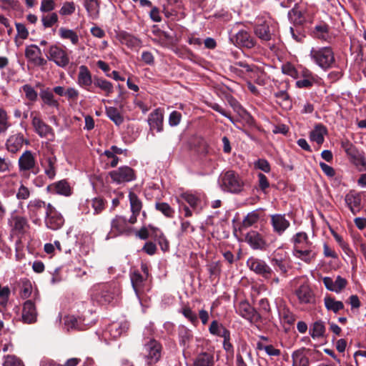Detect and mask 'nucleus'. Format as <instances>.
<instances>
[{"mask_svg": "<svg viewBox=\"0 0 366 366\" xmlns=\"http://www.w3.org/2000/svg\"><path fill=\"white\" fill-rule=\"evenodd\" d=\"M219 184L224 192L232 194L242 192L244 187L242 178L233 170L222 173L219 179Z\"/></svg>", "mask_w": 366, "mask_h": 366, "instance_id": "1", "label": "nucleus"}, {"mask_svg": "<svg viewBox=\"0 0 366 366\" xmlns=\"http://www.w3.org/2000/svg\"><path fill=\"white\" fill-rule=\"evenodd\" d=\"M311 59L322 69H327L335 63L334 52L330 47L312 48L310 51Z\"/></svg>", "mask_w": 366, "mask_h": 366, "instance_id": "2", "label": "nucleus"}, {"mask_svg": "<svg viewBox=\"0 0 366 366\" xmlns=\"http://www.w3.org/2000/svg\"><path fill=\"white\" fill-rule=\"evenodd\" d=\"M142 355L149 365L157 362L162 355V345L154 339L145 338Z\"/></svg>", "mask_w": 366, "mask_h": 366, "instance_id": "3", "label": "nucleus"}, {"mask_svg": "<svg viewBox=\"0 0 366 366\" xmlns=\"http://www.w3.org/2000/svg\"><path fill=\"white\" fill-rule=\"evenodd\" d=\"M119 287L115 284L102 285L100 291L93 295V298L102 305H109L117 299Z\"/></svg>", "mask_w": 366, "mask_h": 366, "instance_id": "4", "label": "nucleus"}, {"mask_svg": "<svg viewBox=\"0 0 366 366\" xmlns=\"http://www.w3.org/2000/svg\"><path fill=\"white\" fill-rule=\"evenodd\" d=\"M276 25L271 20H259L254 27V34L262 41L269 42L275 36Z\"/></svg>", "mask_w": 366, "mask_h": 366, "instance_id": "5", "label": "nucleus"}, {"mask_svg": "<svg viewBox=\"0 0 366 366\" xmlns=\"http://www.w3.org/2000/svg\"><path fill=\"white\" fill-rule=\"evenodd\" d=\"M18 165L20 172L25 173L30 172L34 174H36L39 172V168L36 167L35 156L29 150H26L19 157Z\"/></svg>", "mask_w": 366, "mask_h": 366, "instance_id": "6", "label": "nucleus"}, {"mask_svg": "<svg viewBox=\"0 0 366 366\" xmlns=\"http://www.w3.org/2000/svg\"><path fill=\"white\" fill-rule=\"evenodd\" d=\"M46 56L49 61H54L58 66L61 68H65L68 66L70 61L67 52L56 45L49 46Z\"/></svg>", "mask_w": 366, "mask_h": 366, "instance_id": "7", "label": "nucleus"}, {"mask_svg": "<svg viewBox=\"0 0 366 366\" xmlns=\"http://www.w3.org/2000/svg\"><path fill=\"white\" fill-rule=\"evenodd\" d=\"M109 176L112 181L117 184L131 182L136 178L134 170L128 166L121 167L110 172Z\"/></svg>", "mask_w": 366, "mask_h": 366, "instance_id": "8", "label": "nucleus"}, {"mask_svg": "<svg viewBox=\"0 0 366 366\" xmlns=\"http://www.w3.org/2000/svg\"><path fill=\"white\" fill-rule=\"evenodd\" d=\"M45 224L48 228L53 230L61 228L64 224L62 216L50 203L46 205Z\"/></svg>", "mask_w": 366, "mask_h": 366, "instance_id": "9", "label": "nucleus"}, {"mask_svg": "<svg viewBox=\"0 0 366 366\" xmlns=\"http://www.w3.org/2000/svg\"><path fill=\"white\" fill-rule=\"evenodd\" d=\"M247 265L252 271L262 275L264 278L270 277L272 273V269L264 260L254 257H251L247 259Z\"/></svg>", "mask_w": 366, "mask_h": 366, "instance_id": "10", "label": "nucleus"}, {"mask_svg": "<svg viewBox=\"0 0 366 366\" xmlns=\"http://www.w3.org/2000/svg\"><path fill=\"white\" fill-rule=\"evenodd\" d=\"M129 219L125 217L116 215L111 221L110 234L113 236H118L123 234H129L132 228L129 227Z\"/></svg>", "mask_w": 366, "mask_h": 366, "instance_id": "11", "label": "nucleus"}, {"mask_svg": "<svg viewBox=\"0 0 366 366\" xmlns=\"http://www.w3.org/2000/svg\"><path fill=\"white\" fill-rule=\"evenodd\" d=\"M236 65L244 69L249 74V78L253 79L257 84H265V73L259 69L257 66L249 65L244 61L237 62Z\"/></svg>", "mask_w": 366, "mask_h": 366, "instance_id": "12", "label": "nucleus"}, {"mask_svg": "<svg viewBox=\"0 0 366 366\" xmlns=\"http://www.w3.org/2000/svg\"><path fill=\"white\" fill-rule=\"evenodd\" d=\"M237 312L251 322H257L260 320V315L247 301L239 302L237 308Z\"/></svg>", "mask_w": 366, "mask_h": 366, "instance_id": "13", "label": "nucleus"}, {"mask_svg": "<svg viewBox=\"0 0 366 366\" xmlns=\"http://www.w3.org/2000/svg\"><path fill=\"white\" fill-rule=\"evenodd\" d=\"M31 118L34 131L41 137H47L49 135L54 136L52 128L46 124L38 115L35 114L34 112L31 113Z\"/></svg>", "mask_w": 366, "mask_h": 366, "instance_id": "14", "label": "nucleus"}, {"mask_svg": "<svg viewBox=\"0 0 366 366\" xmlns=\"http://www.w3.org/2000/svg\"><path fill=\"white\" fill-rule=\"evenodd\" d=\"M45 207V202L41 199H35L29 202L27 204L28 215L34 224H39L41 220L39 214Z\"/></svg>", "mask_w": 366, "mask_h": 366, "instance_id": "15", "label": "nucleus"}, {"mask_svg": "<svg viewBox=\"0 0 366 366\" xmlns=\"http://www.w3.org/2000/svg\"><path fill=\"white\" fill-rule=\"evenodd\" d=\"M234 44L241 48L248 49L254 48L257 44V41L251 34L244 30H241L234 36Z\"/></svg>", "mask_w": 366, "mask_h": 366, "instance_id": "16", "label": "nucleus"}, {"mask_svg": "<svg viewBox=\"0 0 366 366\" xmlns=\"http://www.w3.org/2000/svg\"><path fill=\"white\" fill-rule=\"evenodd\" d=\"M26 58L37 66H44L46 61L41 56V49L34 44L29 45L25 49Z\"/></svg>", "mask_w": 366, "mask_h": 366, "instance_id": "17", "label": "nucleus"}, {"mask_svg": "<svg viewBox=\"0 0 366 366\" xmlns=\"http://www.w3.org/2000/svg\"><path fill=\"white\" fill-rule=\"evenodd\" d=\"M270 224L273 228V231L279 235H282L290 225L285 215L280 214L271 215Z\"/></svg>", "mask_w": 366, "mask_h": 366, "instance_id": "18", "label": "nucleus"}, {"mask_svg": "<svg viewBox=\"0 0 366 366\" xmlns=\"http://www.w3.org/2000/svg\"><path fill=\"white\" fill-rule=\"evenodd\" d=\"M322 282L327 290L336 293L341 292L347 284V280L341 276H337L335 281L330 277H325Z\"/></svg>", "mask_w": 366, "mask_h": 366, "instance_id": "19", "label": "nucleus"}, {"mask_svg": "<svg viewBox=\"0 0 366 366\" xmlns=\"http://www.w3.org/2000/svg\"><path fill=\"white\" fill-rule=\"evenodd\" d=\"M129 199L130 203V209L132 213V216L129 219V222L131 224H134L137 222V217L139 216L142 209V202L137 197V195L133 192H130L129 193Z\"/></svg>", "mask_w": 366, "mask_h": 366, "instance_id": "20", "label": "nucleus"}, {"mask_svg": "<svg viewBox=\"0 0 366 366\" xmlns=\"http://www.w3.org/2000/svg\"><path fill=\"white\" fill-rule=\"evenodd\" d=\"M46 190L49 193L64 195L66 197L71 194V188L65 179H62L48 185Z\"/></svg>", "mask_w": 366, "mask_h": 366, "instance_id": "21", "label": "nucleus"}, {"mask_svg": "<svg viewBox=\"0 0 366 366\" xmlns=\"http://www.w3.org/2000/svg\"><path fill=\"white\" fill-rule=\"evenodd\" d=\"M295 294L301 304H314L315 302V295L307 284L300 285Z\"/></svg>", "mask_w": 366, "mask_h": 366, "instance_id": "22", "label": "nucleus"}, {"mask_svg": "<svg viewBox=\"0 0 366 366\" xmlns=\"http://www.w3.org/2000/svg\"><path fill=\"white\" fill-rule=\"evenodd\" d=\"M245 240L254 249H264L267 247L266 241L257 231L249 232L245 237Z\"/></svg>", "mask_w": 366, "mask_h": 366, "instance_id": "23", "label": "nucleus"}, {"mask_svg": "<svg viewBox=\"0 0 366 366\" xmlns=\"http://www.w3.org/2000/svg\"><path fill=\"white\" fill-rule=\"evenodd\" d=\"M11 227L15 234H24L29 229V224L26 217L15 215L11 217Z\"/></svg>", "mask_w": 366, "mask_h": 366, "instance_id": "24", "label": "nucleus"}, {"mask_svg": "<svg viewBox=\"0 0 366 366\" xmlns=\"http://www.w3.org/2000/svg\"><path fill=\"white\" fill-rule=\"evenodd\" d=\"M37 312L34 304L31 300L24 302L22 310L24 322L31 324L36 321Z\"/></svg>", "mask_w": 366, "mask_h": 366, "instance_id": "25", "label": "nucleus"}, {"mask_svg": "<svg viewBox=\"0 0 366 366\" xmlns=\"http://www.w3.org/2000/svg\"><path fill=\"white\" fill-rule=\"evenodd\" d=\"M164 114L161 109H156L149 116L148 123L151 129H156L158 132L163 130Z\"/></svg>", "mask_w": 366, "mask_h": 366, "instance_id": "26", "label": "nucleus"}, {"mask_svg": "<svg viewBox=\"0 0 366 366\" xmlns=\"http://www.w3.org/2000/svg\"><path fill=\"white\" fill-rule=\"evenodd\" d=\"M312 247V245L305 247L297 246L295 247L294 255L307 263H310L316 257V252Z\"/></svg>", "mask_w": 366, "mask_h": 366, "instance_id": "27", "label": "nucleus"}, {"mask_svg": "<svg viewBox=\"0 0 366 366\" xmlns=\"http://www.w3.org/2000/svg\"><path fill=\"white\" fill-rule=\"evenodd\" d=\"M92 74L89 69L84 65L80 66L77 76L78 84L89 90L88 87L92 85Z\"/></svg>", "mask_w": 366, "mask_h": 366, "instance_id": "28", "label": "nucleus"}, {"mask_svg": "<svg viewBox=\"0 0 366 366\" xmlns=\"http://www.w3.org/2000/svg\"><path fill=\"white\" fill-rule=\"evenodd\" d=\"M120 41L127 47L136 50L140 49L142 44V41L139 38L128 33L120 34Z\"/></svg>", "mask_w": 366, "mask_h": 366, "instance_id": "29", "label": "nucleus"}, {"mask_svg": "<svg viewBox=\"0 0 366 366\" xmlns=\"http://www.w3.org/2000/svg\"><path fill=\"white\" fill-rule=\"evenodd\" d=\"M24 137L21 134L11 136L6 142V148L9 152L16 153L23 147Z\"/></svg>", "mask_w": 366, "mask_h": 366, "instance_id": "30", "label": "nucleus"}, {"mask_svg": "<svg viewBox=\"0 0 366 366\" xmlns=\"http://www.w3.org/2000/svg\"><path fill=\"white\" fill-rule=\"evenodd\" d=\"M56 159L54 157H47L41 162L44 172L50 179H54L56 176Z\"/></svg>", "mask_w": 366, "mask_h": 366, "instance_id": "31", "label": "nucleus"}, {"mask_svg": "<svg viewBox=\"0 0 366 366\" xmlns=\"http://www.w3.org/2000/svg\"><path fill=\"white\" fill-rule=\"evenodd\" d=\"M84 5L88 16L92 19H97L99 16V2L98 0H84Z\"/></svg>", "mask_w": 366, "mask_h": 366, "instance_id": "32", "label": "nucleus"}, {"mask_svg": "<svg viewBox=\"0 0 366 366\" xmlns=\"http://www.w3.org/2000/svg\"><path fill=\"white\" fill-rule=\"evenodd\" d=\"M131 282L133 289L137 296L142 292L144 282L146 280L139 272L135 271L131 274Z\"/></svg>", "mask_w": 366, "mask_h": 366, "instance_id": "33", "label": "nucleus"}, {"mask_svg": "<svg viewBox=\"0 0 366 366\" xmlns=\"http://www.w3.org/2000/svg\"><path fill=\"white\" fill-rule=\"evenodd\" d=\"M326 134V127L322 124H317L310 132V137L311 141L315 142L318 144H322L324 142V135Z\"/></svg>", "mask_w": 366, "mask_h": 366, "instance_id": "34", "label": "nucleus"}, {"mask_svg": "<svg viewBox=\"0 0 366 366\" xmlns=\"http://www.w3.org/2000/svg\"><path fill=\"white\" fill-rule=\"evenodd\" d=\"M259 217L260 213L258 210H254L248 213L247 215L244 218L240 229H243L252 227L259 221Z\"/></svg>", "mask_w": 366, "mask_h": 366, "instance_id": "35", "label": "nucleus"}, {"mask_svg": "<svg viewBox=\"0 0 366 366\" xmlns=\"http://www.w3.org/2000/svg\"><path fill=\"white\" fill-rule=\"evenodd\" d=\"M272 264L277 267L282 273H287L288 269L291 267L290 261L288 257L278 258L274 257L271 260Z\"/></svg>", "mask_w": 366, "mask_h": 366, "instance_id": "36", "label": "nucleus"}, {"mask_svg": "<svg viewBox=\"0 0 366 366\" xmlns=\"http://www.w3.org/2000/svg\"><path fill=\"white\" fill-rule=\"evenodd\" d=\"M193 366H214V357L209 353H201L195 359Z\"/></svg>", "mask_w": 366, "mask_h": 366, "instance_id": "37", "label": "nucleus"}, {"mask_svg": "<svg viewBox=\"0 0 366 366\" xmlns=\"http://www.w3.org/2000/svg\"><path fill=\"white\" fill-rule=\"evenodd\" d=\"M347 153L348 154L349 156H350L351 159L353 161V163L356 166H366V158L362 153H360L354 148L347 149Z\"/></svg>", "mask_w": 366, "mask_h": 366, "instance_id": "38", "label": "nucleus"}, {"mask_svg": "<svg viewBox=\"0 0 366 366\" xmlns=\"http://www.w3.org/2000/svg\"><path fill=\"white\" fill-rule=\"evenodd\" d=\"M40 97L45 104L51 107H59L58 101L54 99L53 93L49 89L42 90L40 92Z\"/></svg>", "mask_w": 366, "mask_h": 366, "instance_id": "39", "label": "nucleus"}, {"mask_svg": "<svg viewBox=\"0 0 366 366\" xmlns=\"http://www.w3.org/2000/svg\"><path fill=\"white\" fill-rule=\"evenodd\" d=\"M59 33L61 39H69L71 42L74 45L79 44V36L74 30L61 27L59 30Z\"/></svg>", "mask_w": 366, "mask_h": 366, "instance_id": "40", "label": "nucleus"}, {"mask_svg": "<svg viewBox=\"0 0 366 366\" xmlns=\"http://www.w3.org/2000/svg\"><path fill=\"white\" fill-rule=\"evenodd\" d=\"M292 366H309L308 357L300 350L295 351L292 355Z\"/></svg>", "mask_w": 366, "mask_h": 366, "instance_id": "41", "label": "nucleus"}, {"mask_svg": "<svg viewBox=\"0 0 366 366\" xmlns=\"http://www.w3.org/2000/svg\"><path fill=\"white\" fill-rule=\"evenodd\" d=\"M325 307L328 310H331L335 313L338 312L344 308V304L341 301H337L330 296L325 297L324 299Z\"/></svg>", "mask_w": 366, "mask_h": 366, "instance_id": "42", "label": "nucleus"}, {"mask_svg": "<svg viewBox=\"0 0 366 366\" xmlns=\"http://www.w3.org/2000/svg\"><path fill=\"white\" fill-rule=\"evenodd\" d=\"M345 202L352 214H356L360 209V198L353 194H347L345 197Z\"/></svg>", "mask_w": 366, "mask_h": 366, "instance_id": "43", "label": "nucleus"}, {"mask_svg": "<svg viewBox=\"0 0 366 366\" xmlns=\"http://www.w3.org/2000/svg\"><path fill=\"white\" fill-rule=\"evenodd\" d=\"M106 114L107 117L112 121L116 125H120L124 122V118L119 113V110L113 107L106 108Z\"/></svg>", "mask_w": 366, "mask_h": 366, "instance_id": "44", "label": "nucleus"}, {"mask_svg": "<svg viewBox=\"0 0 366 366\" xmlns=\"http://www.w3.org/2000/svg\"><path fill=\"white\" fill-rule=\"evenodd\" d=\"M325 332V327L322 321H317L310 330V334L313 339L322 337Z\"/></svg>", "mask_w": 366, "mask_h": 366, "instance_id": "45", "label": "nucleus"}, {"mask_svg": "<svg viewBox=\"0 0 366 366\" xmlns=\"http://www.w3.org/2000/svg\"><path fill=\"white\" fill-rule=\"evenodd\" d=\"M94 84L95 86L105 92L107 96H109V94L113 92L112 84L106 79L95 78L94 79Z\"/></svg>", "mask_w": 366, "mask_h": 366, "instance_id": "46", "label": "nucleus"}, {"mask_svg": "<svg viewBox=\"0 0 366 366\" xmlns=\"http://www.w3.org/2000/svg\"><path fill=\"white\" fill-rule=\"evenodd\" d=\"M295 247L300 246L302 247L311 246L312 243L309 241L307 234L304 232L297 233L293 237Z\"/></svg>", "mask_w": 366, "mask_h": 366, "instance_id": "47", "label": "nucleus"}, {"mask_svg": "<svg viewBox=\"0 0 366 366\" xmlns=\"http://www.w3.org/2000/svg\"><path fill=\"white\" fill-rule=\"evenodd\" d=\"M314 33L318 39L327 40L329 37V26L326 24H321L315 27Z\"/></svg>", "mask_w": 366, "mask_h": 366, "instance_id": "48", "label": "nucleus"}, {"mask_svg": "<svg viewBox=\"0 0 366 366\" xmlns=\"http://www.w3.org/2000/svg\"><path fill=\"white\" fill-rule=\"evenodd\" d=\"M257 349L259 350H264L269 356H279L281 353L279 349L274 348L272 345H264L261 342L257 343Z\"/></svg>", "mask_w": 366, "mask_h": 366, "instance_id": "49", "label": "nucleus"}, {"mask_svg": "<svg viewBox=\"0 0 366 366\" xmlns=\"http://www.w3.org/2000/svg\"><path fill=\"white\" fill-rule=\"evenodd\" d=\"M180 199L187 202L192 208H196L200 202V199L198 197L188 192L182 194Z\"/></svg>", "mask_w": 366, "mask_h": 366, "instance_id": "50", "label": "nucleus"}, {"mask_svg": "<svg viewBox=\"0 0 366 366\" xmlns=\"http://www.w3.org/2000/svg\"><path fill=\"white\" fill-rule=\"evenodd\" d=\"M155 208L167 217H172L174 213V209L166 202H157Z\"/></svg>", "mask_w": 366, "mask_h": 366, "instance_id": "51", "label": "nucleus"}, {"mask_svg": "<svg viewBox=\"0 0 366 366\" xmlns=\"http://www.w3.org/2000/svg\"><path fill=\"white\" fill-rule=\"evenodd\" d=\"M3 366H24V364L16 356L9 355L4 357Z\"/></svg>", "mask_w": 366, "mask_h": 366, "instance_id": "52", "label": "nucleus"}, {"mask_svg": "<svg viewBox=\"0 0 366 366\" xmlns=\"http://www.w3.org/2000/svg\"><path fill=\"white\" fill-rule=\"evenodd\" d=\"M41 21L45 28L51 27L58 21V16L56 13H51L49 15L43 16L41 17Z\"/></svg>", "mask_w": 366, "mask_h": 366, "instance_id": "53", "label": "nucleus"}, {"mask_svg": "<svg viewBox=\"0 0 366 366\" xmlns=\"http://www.w3.org/2000/svg\"><path fill=\"white\" fill-rule=\"evenodd\" d=\"M21 89L22 91L25 93L26 98L28 100L31 102H35L37 99V92L29 84H25L21 87Z\"/></svg>", "mask_w": 366, "mask_h": 366, "instance_id": "54", "label": "nucleus"}, {"mask_svg": "<svg viewBox=\"0 0 366 366\" xmlns=\"http://www.w3.org/2000/svg\"><path fill=\"white\" fill-rule=\"evenodd\" d=\"M75 5L74 2L66 1L64 3L63 6L59 10V14L61 16L71 15L75 11Z\"/></svg>", "mask_w": 366, "mask_h": 366, "instance_id": "55", "label": "nucleus"}, {"mask_svg": "<svg viewBox=\"0 0 366 366\" xmlns=\"http://www.w3.org/2000/svg\"><path fill=\"white\" fill-rule=\"evenodd\" d=\"M92 207L94 209L95 214L101 213L105 207V202L100 197L94 198L92 200Z\"/></svg>", "mask_w": 366, "mask_h": 366, "instance_id": "56", "label": "nucleus"}, {"mask_svg": "<svg viewBox=\"0 0 366 366\" xmlns=\"http://www.w3.org/2000/svg\"><path fill=\"white\" fill-rule=\"evenodd\" d=\"M179 338L181 344L183 346H186L192 338V332L186 328H182L179 331Z\"/></svg>", "mask_w": 366, "mask_h": 366, "instance_id": "57", "label": "nucleus"}, {"mask_svg": "<svg viewBox=\"0 0 366 366\" xmlns=\"http://www.w3.org/2000/svg\"><path fill=\"white\" fill-rule=\"evenodd\" d=\"M282 72L294 79H298L297 69L291 64L287 63L282 66Z\"/></svg>", "mask_w": 366, "mask_h": 366, "instance_id": "58", "label": "nucleus"}, {"mask_svg": "<svg viewBox=\"0 0 366 366\" xmlns=\"http://www.w3.org/2000/svg\"><path fill=\"white\" fill-rule=\"evenodd\" d=\"M9 127L6 112L0 108V133L6 132Z\"/></svg>", "mask_w": 366, "mask_h": 366, "instance_id": "59", "label": "nucleus"}, {"mask_svg": "<svg viewBox=\"0 0 366 366\" xmlns=\"http://www.w3.org/2000/svg\"><path fill=\"white\" fill-rule=\"evenodd\" d=\"M16 197L19 200H26L30 197V190L24 184H21Z\"/></svg>", "mask_w": 366, "mask_h": 366, "instance_id": "60", "label": "nucleus"}, {"mask_svg": "<svg viewBox=\"0 0 366 366\" xmlns=\"http://www.w3.org/2000/svg\"><path fill=\"white\" fill-rule=\"evenodd\" d=\"M55 8L54 0H42L40 6L41 12H49Z\"/></svg>", "mask_w": 366, "mask_h": 366, "instance_id": "61", "label": "nucleus"}, {"mask_svg": "<svg viewBox=\"0 0 366 366\" xmlns=\"http://www.w3.org/2000/svg\"><path fill=\"white\" fill-rule=\"evenodd\" d=\"M15 25L18 36L22 39H27L29 36V31L25 25L21 23H16Z\"/></svg>", "mask_w": 366, "mask_h": 366, "instance_id": "62", "label": "nucleus"}, {"mask_svg": "<svg viewBox=\"0 0 366 366\" xmlns=\"http://www.w3.org/2000/svg\"><path fill=\"white\" fill-rule=\"evenodd\" d=\"M315 82V79H301L300 80H297L296 81L295 84L297 88L308 89V88L312 87Z\"/></svg>", "mask_w": 366, "mask_h": 366, "instance_id": "63", "label": "nucleus"}, {"mask_svg": "<svg viewBox=\"0 0 366 366\" xmlns=\"http://www.w3.org/2000/svg\"><path fill=\"white\" fill-rule=\"evenodd\" d=\"M79 91L74 87H69L65 92V96L69 100L76 102L79 97Z\"/></svg>", "mask_w": 366, "mask_h": 366, "instance_id": "64", "label": "nucleus"}]
</instances>
